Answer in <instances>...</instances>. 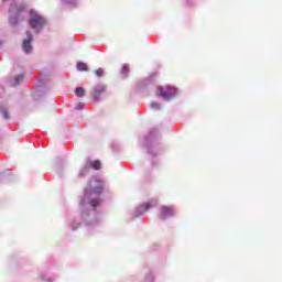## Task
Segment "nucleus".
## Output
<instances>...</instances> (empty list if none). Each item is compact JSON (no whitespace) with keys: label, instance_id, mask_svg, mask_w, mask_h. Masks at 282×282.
Listing matches in <instances>:
<instances>
[{"label":"nucleus","instance_id":"f257e3e1","mask_svg":"<svg viewBox=\"0 0 282 282\" xmlns=\"http://www.w3.org/2000/svg\"><path fill=\"white\" fill-rule=\"evenodd\" d=\"M102 191L105 181L100 176H94L86 187L79 202L80 216L73 218L68 223V228L73 231L78 230L82 225L86 226L88 235L100 224V205L102 204Z\"/></svg>","mask_w":282,"mask_h":282},{"label":"nucleus","instance_id":"f03ea898","mask_svg":"<svg viewBox=\"0 0 282 282\" xmlns=\"http://www.w3.org/2000/svg\"><path fill=\"white\" fill-rule=\"evenodd\" d=\"M28 25L34 34H41V32L47 28V18H45L41 12L31 9L29 11Z\"/></svg>","mask_w":282,"mask_h":282},{"label":"nucleus","instance_id":"7ed1b4c3","mask_svg":"<svg viewBox=\"0 0 282 282\" xmlns=\"http://www.w3.org/2000/svg\"><path fill=\"white\" fill-rule=\"evenodd\" d=\"M25 21V4L12 3L9 8V25L17 28Z\"/></svg>","mask_w":282,"mask_h":282},{"label":"nucleus","instance_id":"20e7f679","mask_svg":"<svg viewBox=\"0 0 282 282\" xmlns=\"http://www.w3.org/2000/svg\"><path fill=\"white\" fill-rule=\"evenodd\" d=\"M156 96H159V98H162L165 101L173 100V98L177 96V88L171 86H159L156 89Z\"/></svg>","mask_w":282,"mask_h":282},{"label":"nucleus","instance_id":"39448f33","mask_svg":"<svg viewBox=\"0 0 282 282\" xmlns=\"http://www.w3.org/2000/svg\"><path fill=\"white\" fill-rule=\"evenodd\" d=\"M158 138H160V131H158L155 128L151 129L148 135L144 138V144L148 147V153L150 155H158V153H154V151L151 149V144H153Z\"/></svg>","mask_w":282,"mask_h":282},{"label":"nucleus","instance_id":"423d86ee","mask_svg":"<svg viewBox=\"0 0 282 282\" xmlns=\"http://www.w3.org/2000/svg\"><path fill=\"white\" fill-rule=\"evenodd\" d=\"M100 161L87 160L86 164L79 170L78 177H87L91 169H95V171H100Z\"/></svg>","mask_w":282,"mask_h":282},{"label":"nucleus","instance_id":"0eeeda50","mask_svg":"<svg viewBox=\"0 0 282 282\" xmlns=\"http://www.w3.org/2000/svg\"><path fill=\"white\" fill-rule=\"evenodd\" d=\"M34 41V35H32V32L26 31V37L22 42V50L24 54H32V42Z\"/></svg>","mask_w":282,"mask_h":282},{"label":"nucleus","instance_id":"6e6552de","mask_svg":"<svg viewBox=\"0 0 282 282\" xmlns=\"http://www.w3.org/2000/svg\"><path fill=\"white\" fill-rule=\"evenodd\" d=\"M155 204H156L155 200H150L148 203L141 204L139 207L134 209L133 216L142 217V215H144V213H147V210H149L150 208H153Z\"/></svg>","mask_w":282,"mask_h":282},{"label":"nucleus","instance_id":"1a4fd4ad","mask_svg":"<svg viewBox=\"0 0 282 282\" xmlns=\"http://www.w3.org/2000/svg\"><path fill=\"white\" fill-rule=\"evenodd\" d=\"M106 91H107V85L102 83L95 85L94 91L91 94L94 101L99 102L100 96H102V94H105Z\"/></svg>","mask_w":282,"mask_h":282},{"label":"nucleus","instance_id":"9d476101","mask_svg":"<svg viewBox=\"0 0 282 282\" xmlns=\"http://www.w3.org/2000/svg\"><path fill=\"white\" fill-rule=\"evenodd\" d=\"M170 217H175V209L173 207L162 206L160 219H170Z\"/></svg>","mask_w":282,"mask_h":282},{"label":"nucleus","instance_id":"9b49d317","mask_svg":"<svg viewBox=\"0 0 282 282\" xmlns=\"http://www.w3.org/2000/svg\"><path fill=\"white\" fill-rule=\"evenodd\" d=\"M143 282H155V273L153 271L145 273Z\"/></svg>","mask_w":282,"mask_h":282},{"label":"nucleus","instance_id":"f8f14e48","mask_svg":"<svg viewBox=\"0 0 282 282\" xmlns=\"http://www.w3.org/2000/svg\"><path fill=\"white\" fill-rule=\"evenodd\" d=\"M66 6H70V8H76L80 3V0H62Z\"/></svg>","mask_w":282,"mask_h":282},{"label":"nucleus","instance_id":"ddd939ff","mask_svg":"<svg viewBox=\"0 0 282 282\" xmlns=\"http://www.w3.org/2000/svg\"><path fill=\"white\" fill-rule=\"evenodd\" d=\"M77 69H78V72H88L89 70V68L87 67V64H85L83 62L77 63Z\"/></svg>","mask_w":282,"mask_h":282},{"label":"nucleus","instance_id":"4468645a","mask_svg":"<svg viewBox=\"0 0 282 282\" xmlns=\"http://www.w3.org/2000/svg\"><path fill=\"white\" fill-rule=\"evenodd\" d=\"M75 93H76V96H78L79 98H83L85 96V88L77 87Z\"/></svg>","mask_w":282,"mask_h":282},{"label":"nucleus","instance_id":"2eb2a0df","mask_svg":"<svg viewBox=\"0 0 282 282\" xmlns=\"http://www.w3.org/2000/svg\"><path fill=\"white\" fill-rule=\"evenodd\" d=\"M128 74H129V66L128 65H123L122 68H121V76L127 78Z\"/></svg>","mask_w":282,"mask_h":282},{"label":"nucleus","instance_id":"dca6fc26","mask_svg":"<svg viewBox=\"0 0 282 282\" xmlns=\"http://www.w3.org/2000/svg\"><path fill=\"white\" fill-rule=\"evenodd\" d=\"M151 108H152L154 111H160V109H162V105L159 104V102L153 101V102L151 104Z\"/></svg>","mask_w":282,"mask_h":282},{"label":"nucleus","instance_id":"f3484780","mask_svg":"<svg viewBox=\"0 0 282 282\" xmlns=\"http://www.w3.org/2000/svg\"><path fill=\"white\" fill-rule=\"evenodd\" d=\"M95 76H97V78H102V76H105V69L98 68L95 70Z\"/></svg>","mask_w":282,"mask_h":282},{"label":"nucleus","instance_id":"a211bd4d","mask_svg":"<svg viewBox=\"0 0 282 282\" xmlns=\"http://www.w3.org/2000/svg\"><path fill=\"white\" fill-rule=\"evenodd\" d=\"M1 113H2V118H3L4 120H10V113L8 112V109L3 108V109L1 110Z\"/></svg>","mask_w":282,"mask_h":282},{"label":"nucleus","instance_id":"6ab92c4d","mask_svg":"<svg viewBox=\"0 0 282 282\" xmlns=\"http://www.w3.org/2000/svg\"><path fill=\"white\" fill-rule=\"evenodd\" d=\"M21 80H23V75H18V76L14 78L13 87H17V85H19V84L21 83Z\"/></svg>","mask_w":282,"mask_h":282},{"label":"nucleus","instance_id":"aec40b11","mask_svg":"<svg viewBox=\"0 0 282 282\" xmlns=\"http://www.w3.org/2000/svg\"><path fill=\"white\" fill-rule=\"evenodd\" d=\"M76 111H83L85 109V104L84 102H78L75 106Z\"/></svg>","mask_w":282,"mask_h":282},{"label":"nucleus","instance_id":"412c9836","mask_svg":"<svg viewBox=\"0 0 282 282\" xmlns=\"http://www.w3.org/2000/svg\"><path fill=\"white\" fill-rule=\"evenodd\" d=\"M42 281H46V282H54V279L47 276V275H43L42 276Z\"/></svg>","mask_w":282,"mask_h":282}]
</instances>
